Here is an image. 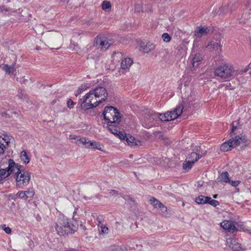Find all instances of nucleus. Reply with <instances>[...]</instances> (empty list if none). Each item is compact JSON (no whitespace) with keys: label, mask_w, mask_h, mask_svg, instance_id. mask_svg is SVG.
<instances>
[{"label":"nucleus","mask_w":251,"mask_h":251,"mask_svg":"<svg viewBox=\"0 0 251 251\" xmlns=\"http://www.w3.org/2000/svg\"><path fill=\"white\" fill-rule=\"evenodd\" d=\"M0 10L2 12H3V11L6 12V11H9V8H8L7 7H6L4 6H2L1 7H0Z\"/></svg>","instance_id":"obj_51"},{"label":"nucleus","mask_w":251,"mask_h":251,"mask_svg":"<svg viewBox=\"0 0 251 251\" xmlns=\"http://www.w3.org/2000/svg\"><path fill=\"white\" fill-rule=\"evenodd\" d=\"M135 10L138 12H139L142 10V6L140 4H137L135 5Z\"/></svg>","instance_id":"obj_47"},{"label":"nucleus","mask_w":251,"mask_h":251,"mask_svg":"<svg viewBox=\"0 0 251 251\" xmlns=\"http://www.w3.org/2000/svg\"><path fill=\"white\" fill-rule=\"evenodd\" d=\"M36 49H37V50H39V48L37 47V48H36Z\"/></svg>","instance_id":"obj_54"},{"label":"nucleus","mask_w":251,"mask_h":251,"mask_svg":"<svg viewBox=\"0 0 251 251\" xmlns=\"http://www.w3.org/2000/svg\"><path fill=\"white\" fill-rule=\"evenodd\" d=\"M18 95L20 99H25V91L22 90H19Z\"/></svg>","instance_id":"obj_41"},{"label":"nucleus","mask_w":251,"mask_h":251,"mask_svg":"<svg viewBox=\"0 0 251 251\" xmlns=\"http://www.w3.org/2000/svg\"><path fill=\"white\" fill-rule=\"evenodd\" d=\"M25 192L27 198L32 197L34 194V192L32 188H31L28 190L27 191H25Z\"/></svg>","instance_id":"obj_36"},{"label":"nucleus","mask_w":251,"mask_h":251,"mask_svg":"<svg viewBox=\"0 0 251 251\" xmlns=\"http://www.w3.org/2000/svg\"><path fill=\"white\" fill-rule=\"evenodd\" d=\"M183 108V106L180 104L177 106L174 111H168L163 114H161L160 121L167 122L176 119L182 114Z\"/></svg>","instance_id":"obj_7"},{"label":"nucleus","mask_w":251,"mask_h":251,"mask_svg":"<svg viewBox=\"0 0 251 251\" xmlns=\"http://www.w3.org/2000/svg\"><path fill=\"white\" fill-rule=\"evenodd\" d=\"M221 47L220 43L214 41L209 42L205 46L206 50L210 51L220 50Z\"/></svg>","instance_id":"obj_21"},{"label":"nucleus","mask_w":251,"mask_h":251,"mask_svg":"<svg viewBox=\"0 0 251 251\" xmlns=\"http://www.w3.org/2000/svg\"><path fill=\"white\" fill-rule=\"evenodd\" d=\"M102 147L103 146L95 141H88V144L86 145V148H89V149H96L100 151L102 150Z\"/></svg>","instance_id":"obj_23"},{"label":"nucleus","mask_w":251,"mask_h":251,"mask_svg":"<svg viewBox=\"0 0 251 251\" xmlns=\"http://www.w3.org/2000/svg\"><path fill=\"white\" fill-rule=\"evenodd\" d=\"M16 186L20 188L27 185L30 180V174L27 171L21 170L17 165V170L14 171Z\"/></svg>","instance_id":"obj_3"},{"label":"nucleus","mask_w":251,"mask_h":251,"mask_svg":"<svg viewBox=\"0 0 251 251\" xmlns=\"http://www.w3.org/2000/svg\"><path fill=\"white\" fill-rule=\"evenodd\" d=\"M108 129L113 134H118V130L114 128L112 125H108Z\"/></svg>","instance_id":"obj_37"},{"label":"nucleus","mask_w":251,"mask_h":251,"mask_svg":"<svg viewBox=\"0 0 251 251\" xmlns=\"http://www.w3.org/2000/svg\"><path fill=\"white\" fill-rule=\"evenodd\" d=\"M111 5L110 1L107 0H104L102 2L101 4V8L103 10L107 11H109L111 9Z\"/></svg>","instance_id":"obj_29"},{"label":"nucleus","mask_w":251,"mask_h":251,"mask_svg":"<svg viewBox=\"0 0 251 251\" xmlns=\"http://www.w3.org/2000/svg\"><path fill=\"white\" fill-rule=\"evenodd\" d=\"M133 64V60L131 58L126 57L124 58L121 63V67L119 72L124 74L129 71L130 67Z\"/></svg>","instance_id":"obj_14"},{"label":"nucleus","mask_w":251,"mask_h":251,"mask_svg":"<svg viewBox=\"0 0 251 251\" xmlns=\"http://www.w3.org/2000/svg\"><path fill=\"white\" fill-rule=\"evenodd\" d=\"M207 203L214 206H216L219 205V202L217 201L211 200V199L210 200H209Z\"/></svg>","instance_id":"obj_40"},{"label":"nucleus","mask_w":251,"mask_h":251,"mask_svg":"<svg viewBox=\"0 0 251 251\" xmlns=\"http://www.w3.org/2000/svg\"><path fill=\"white\" fill-rule=\"evenodd\" d=\"M233 147L230 146V143H229V140L224 143L220 147L221 151L224 152L230 150Z\"/></svg>","instance_id":"obj_26"},{"label":"nucleus","mask_w":251,"mask_h":251,"mask_svg":"<svg viewBox=\"0 0 251 251\" xmlns=\"http://www.w3.org/2000/svg\"><path fill=\"white\" fill-rule=\"evenodd\" d=\"M158 208H160V210H161L162 212V215L164 216H167V213H166L167 211V208L164 205L161 203Z\"/></svg>","instance_id":"obj_34"},{"label":"nucleus","mask_w":251,"mask_h":251,"mask_svg":"<svg viewBox=\"0 0 251 251\" xmlns=\"http://www.w3.org/2000/svg\"><path fill=\"white\" fill-rule=\"evenodd\" d=\"M118 135V136L119 137V138L121 139H123V140H126V137H127V135H126V134H125V133H121V132H119L118 134H117Z\"/></svg>","instance_id":"obj_43"},{"label":"nucleus","mask_w":251,"mask_h":251,"mask_svg":"<svg viewBox=\"0 0 251 251\" xmlns=\"http://www.w3.org/2000/svg\"><path fill=\"white\" fill-rule=\"evenodd\" d=\"M240 123L239 120L233 121L232 124L231 126H235L238 127Z\"/></svg>","instance_id":"obj_50"},{"label":"nucleus","mask_w":251,"mask_h":251,"mask_svg":"<svg viewBox=\"0 0 251 251\" xmlns=\"http://www.w3.org/2000/svg\"><path fill=\"white\" fill-rule=\"evenodd\" d=\"M161 114L158 113H150L149 114V120H160Z\"/></svg>","instance_id":"obj_31"},{"label":"nucleus","mask_w":251,"mask_h":251,"mask_svg":"<svg viewBox=\"0 0 251 251\" xmlns=\"http://www.w3.org/2000/svg\"><path fill=\"white\" fill-rule=\"evenodd\" d=\"M155 45L150 42L144 43L142 42L140 44V50L144 53H149L153 50L155 48Z\"/></svg>","instance_id":"obj_15"},{"label":"nucleus","mask_w":251,"mask_h":251,"mask_svg":"<svg viewBox=\"0 0 251 251\" xmlns=\"http://www.w3.org/2000/svg\"><path fill=\"white\" fill-rule=\"evenodd\" d=\"M93 91L94 93V96L97 98L98 100H100V103L107 99L108 93L104 87L102 86L97 87Z\"/></svg>","instance_id":"obj_11"},{"label":"nucleus","mask_w":251,"mask_h":251,"mask_svg":"<svg viewBox=\"0 0 251 251\" xmlns=\"http://www.w3.org/2000/svg\"><path fill=\"white\" fill-rule=\"evenodd\" d=\"M55 229L60 235L72 233L77 229V226L71 224L69 219L63 215L59 217L56 223Z\"/></svg>","instance_id":"obj_2"},{"label":"nucleus","mask_w":251,"mask_h":251,"mask_svg":"<svg viewBox=\"0 0 251 251\" xmlns=\"http://www.w3.org/2000/svg\"><path fill=\"white\" fill-rule=\"evenodd\" d=\"M1 68L6 73L8 74L13 73L15 71V64L11 66H9L7 64H2Z\"/></svg>","instance_id":"obj_25"},{"label":"nucleus","mask_w":251,"mask_h":251,"mask_svg":"<svg viewBox=\"0 0 251 251\" xmlns=\"http://www.w3.org/2000/svg\"><path fill=\"white\" fill-rule=\"evenodd\" d=\"M67 106L69 108H72L74 106V102L71 99H69L67 100Z\"/></svg>","instance_id":"obj_46"},{"label":"nucleus","mask_w":251,"mask_h":251,"mask_svg":"<svg viewBox=\"0 0 251 251\" xmlns=\"http://www.w3.org/2000/svg\"><path fill=\"white\" fill-rule=\"evenodd\" d=\"M209 30L207 27L200 26L197 27L194 31V35L197 38H201L203 36L206 35Z\"/></svg>","instance_id":"obj_19"},{"label":"nucleus","mask_w":251,"mask_h":251,"mask_svg":"<svg viewBox=\"0 0 251 251\" xmlns=\"http://www.w3.org/2000/svg\"><path fill=\"white\" fill-rule=\"evenodd\" d=\"M234 70L232 66L222 64L218 67L215 71V75L224 79H226L232 75Z\"/></svg>","instance_id":"obj_6"},{"label":"nucleus","mask_w":251,"mask_h":251,"mask_svg":"<svg viewBox=\"0 0 251 251\" xmlns=\"http://www.w3.org/2000/svg\"><path fill=\"white\" fill-rule=\"evenodd\" d=\"M217 195H213V198H214L216 199V198H217Z\"/></svg>","instance_id":"obj_53"},{"label":"nucleus","mask_w":251,"mask_h":251,"mask_svg":"<svg viewBox=\"0 0 251 251\" xmlns=\"http://www.w3.org/2000/svg\"><path fill=\"white\" fill-rule=\"evenodd\" d=\"M126 141L129 145L131 146H140L142 145V142L141 141L139 140H136L134 137L130 135H127Z\"/></svg>","instance_id":"obj_22"},{"label":"nucleus","mask_w":251,"mask_h":251,"mask_svg":"<svg viewBox=\"0 0 251 251\" xmlns=\"http://www.w3.org/2000/svg\"><path fill=\"white\" fill-rule=\"evenodd\" d=\"M202 60V57L200 53H196L193 55L190 66L191 69L195 70L196 68L198 67Z\"/></svg>","instance_id":"obj_17"},{"label":"nucleus","mask_w":251,"mask_h":251,"mask_svg":"<svg viewBox=\"0 0 251 251\" xmlns=\"http://www.w3.org/2000/svg\"><path fill=\"white\" fill-rule=\"evenodd\" d=\"M220 179L222 181L226 183L230 182V180L228 177V173L227 172H224L221 174Z\"/></svg>","instance_id":"obj_30"},{"label":"nucleus","mask_w":251,"mask_h":251,"mask_svg":"<svg viewBox=\"0 0 251 251\" xmlns=\"http://www.w3.org/2000/svg\"><path fill=\"white\" fill-rule=\"evenodd\" d=\"M77 141H80L81 143H82L85 146V147H86V145H87L88 144V141L89 140H88V139H87L85 137H82V138H77Z\"/></svg>","instance_id":"obj_38"},{"label":"nucleus","mask_w":251,"mask_h":251,"mask_svg":"<svg viewBox=\"0 0 251 251\" xmlns=\"http://www.w3.org/2000/svg\"><path fill=\"white\" fill-rule=\"evenodd\" d=\"M8 167L5 169H0V182L9 176L14 171L17 170V164L13 160L9 159L7 162Z\"/></svg>","instance_id":"obj_8"},{"label":"nucleus","mask_w":251,"mask_h":251,"mask_svg":"<svg viewBox=\"0 0 251 251\" xmlns=\"http://www.w3.org/2000/svg\"><path fill=\"white\" fill-rule=\"evenodd\" d=\"M240 181H230L229 182L232 186L236 187L240 183Z\"/></svg>","instance_id":"obj_48"},{"label":"nucleus","mask_w":251,"mask_h":251,"mask_svg":"<svg viewBox=\"0 0 251 251\" xmlns=\"http://www.w3.org/2000/svg\"><path fill=\"white\" fill-rule=\"evenodd\" d=\"M196 151V152H192L188 157V160L190 162H193L194 164L202 156H204L207 152L206 151H202L200 147L197 148Z\"/></svg>","instance_id":"obj_13"},{"label":"nucleus","mask_w":251,"mask_h":251,"mask_svg":"<svg viewBox=\"0 0 251 251\" xmlns=\"http://www.w3.org/2000/svg\"><path fill=\"white\" fill-rule=\"evenodd\" d=\"M162 38L163 41L166 43L169 42L171 39V36L167 33H163L162 35Z\"/></svg>","instance_id":"obj_35"},{"label":"nucleus","mask_w":251,"mask_h":251,"mask_svg":"<svg viewBox=\"0 0 251 251\" xmlns=\"http://www.w3.org/2000/svg\"><path fill=\"white\" fill-rule=\"evenodd\" d=\"M100 103V100H98L94 96V93L92 90L84 96L81 106L86 109H89L97 106Z\"/></svg>","instance_id":"obj_5"},{"label":"nucleus","mask_w":251,"mask_h":251,"mask_svg":"<svg viewBox=\"0 0 251 251\" xmlns=\"http://www.w3.org/2000/svg\"><path fill=\"white\" fill-rule=\"evenodd\" d=\"M150 202L155 208H158L159 206L161 204L160 201L154 198H152L150 200Z\"/></svg>","instance_id":"obj_33"},{"label":"nucleus","mask_w":251,"mask_h":251,"mask_svg":"<svg viewBox=\"0 0 251 251\" xmlns=\"http://www.w3.org/2000/svg\"><path fill=\"white\" fill-rule=\"evenodd\" d=\"M86 90V86H81L78 89L77 92L75 94V96H77L79 95L82 91H84Z\"/></svg>","instance_id":"obj_39"},{"label":"nucleus","mask_w":251,"mask_h":251,"mask_svg":"<svg viewBox=\"0 0 251 251\" xmlns=\"http://www.w3.org/2000/svg\"><path fill=\"white\" fill-rule=\"evenodd\" d=\"M221 226L225 230L229 232H234L237 230L235 225L230 221H225L222 222Z\"/></svg>","instance_id":"obj_18"},{"label":"nucleus","mask_w":251,"mask_h":251,"mask_svg":"<svg viewBox=\"0 0 251 251\" xmlns=\"http://www.w3.org/2000/svg\"><path fill=\"white\" fill-rule=\"evenodd\" d=\"M2 227L7 234H9L11 233V229L9 227H6L5 225H2Z\"/></svg>","instance_id":"obj_44"},{"label":"nucleus","mask_w":251,"mask_h":251,"mask_svg":"<svg viewBox=\"0 0 251 251\" xmlns=\"http://www.w3.org/2000/svg\"><path fill=\"white\" fill-rule=\"evenodd\" d=\"M231 127H232V128L231 129V131L229 133V135H230V136H232L234 134V132L235 130L237 128V127L235 126H231Z\"/></svg>","instance_id":"obj_49"},{"label":"nucleus","mask_w":251,"mask_h":251,"mask_svg":"<svg viewBox=\"0 0 251 251\" xmlns=\"http://www.w3.org/2000/svg\"><path fill=\"white\" fill-rule=\"evenodd\" d=\"M154 136L161 141H165L167 140V137L162 132L159 131H155L153 133Z\"/></svg>","instance_id":"obj_28"},{"label":"nucleus","mask_w":251,"mask_h":251,"mask_svg":"<svg viewBox=\"0 0 251 251\" xmlns=\"http://www.w3.org/2000/svg\"><path fill=\"white\" fill-rule=\"evenodd\" d=\"M41 41L52 49H58L62 44V35L55 30H49L42 35Z\"/></svg>","instance_id":"obj_1"},{"label":"nucleus","mask_w":251,"mask_h":251,"mask_svg":"<svg viewBox=\"0 0 251 251\" xmlns=\"http://www.w3.org/2000/svg\"><path fill=\"white\" fill-rule=\"evenodd\" d=\"M108 230V227H106L105 226H101V230H100V233H107Z\"/></svg>","instance_id":"obj_45"},{"label":"nucleus","mask_w":251,"mask_h":251,"mask_svg":"<svg viewBox=\"0 0 251 251\" xmlns=\"http://www.w3.org/2000/svg\"><path fill=\"white\" fill-rule=\"evenodd\" d=\"M194 96V94L190 90H189L183 94V99L190 106H192L193 105L192 102L195 101Z\"/></svg>","instance_id":"obj_20"},{"label":"nucleus","mask_w":251,"mask_h":251,"mask_svg":"<svg viewBox=\"0 0 251 251\" xmlns=\"http://www.w3.org/2000/svg\"><path fill=\"white\" fill-rule=\"evenodd\" d=\"M13 140V137L4 133H0V156L3 155L6 150L10 146L11 142Z\"/></svg>","instance_id":"obj_9"},{"label":"nucleus","mask_w":251,"mask_h":251,"mask_svg":"<svg viewBox=\"0 0 251 251\" xmlns=\"http://www.w3.org/2000/svg\"><path fill=\"white\" fill-rule=\"evenodd\" d=\"M229 140L230 146H232L233 148L239 145L248 146L250 143V141L248 140L247 137L242 134L235 136Z\"/></svg>","instance_id":"obj_10"},{"label":"nucleus","mask_w":251,"mask_h":251,"mask_svg":"<svg viewBox=\"0 0 251 251\" xmlns=\"http://www.w3.org/2000/svg\"><path fill=\"white\" fill-rule=\"evenodd\" d=\"M226 242L229 247L232 250L235 251H240L242 250L240 244L235 239L228 238L227 239Z\"/></svg>","instance_id":"obj_16"},{"label":"nucleus","mask_w":251,"mask_h":251,"mask_svg":"<svg viewBox=\"0 0 251 251\" xmlns=\"http://www.w3.org/2000/svg\"><path fill=\"white\" fill-rule=\"evenodd\" d=\"M77 138H80V137L75 136V135H70V138L71 139H74L77 141Z\"/></svg>","instance_id":"obj_52"},{"label":"nucleus","mask_w":251,"mask_h":251,"mask_svg":"<svg viewBox=\"0 0 251 251\" xmlns=\"http://www.w3.org/2000/svg\"><path fill=\"white\" fill-rule=\"evenodd\" d=\"M95 43L98 49L106 50L110 46V43L105 37L98 36L95 40Z\"/></svg>","instance_id":"obj_12"},{"label":"nucleus","mask_w":251,"mask_h":251,"mask_svg":"<svg viewBox=\"0 0 251 251\" xmlns=\"http://www.w3.org/2000/svg\"><path fill=\"white\" fill-rule=\"evenodd\" d=\"M193 164L194 163H193V162H190L188 160H186L185 162L183 163V168L185 170H188L191 168Z\"/></svg>","instance_id":"obj_32"},{"label":"nucleus","mask_w":251,"mask_h":251,"mask_svg":"<svg viewBox=\"0 0 251 251\" xmlns=\"http://www.w3.org/2000/svg\"><path fill=\"white\" fill-rule=\"evenodd\" d=\"M210 199V197H204L203 196L201 195L196 198L195 201L198 204H205Z\"/></svg>","instance_id":"obj_24"},{"label":"nucleus","mask_w":251,"mask_h":251,"mask_svg":"<svg viewBox=\"0 0 251 251\" xmlns=\"http://www.w3.org/2000/svg\"><path fill=\"white\" fill-rule=\"evenodd\" d=\"M104 119L110 123L119 124L121 116L117 108L111 106H106L102 112Z\"/></svg>","instance_id":"obj_4"},{"label":"nucleus","mask_w":251,"mask_h":251,"mask_svg":"<svg viewBox=\"0 0 251 251\" xmlns=\"http://www.w3.org/2000/svg\"><path fill=\"white\" fill-rule=\"evenodd\" d=\"M18 195H19V197L21 198L25 199H27V197L26 196L25 191H21L20 192H19Z\"/></svg>","instance_id":"obj_42"},{"label":"nucleus","mask_w":251,"mask_h":251,"mask_svg":"<svg viewBox=\"0 0 251 251\" xmlns=\"http://www.w3.org/2000/svg\"><path fill=\"white\" fill-rule=\"evenodd\" d=\"M20 157L24 163L28 164L29 162L30 159L25 151H23L21 152Z\"/></svg>","instance_id":"obj_27"}]
</instances>
